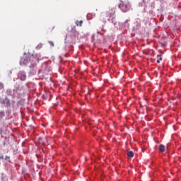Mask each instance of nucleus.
I'll list each match as a JSON object with an SVG mask.
<instances>
[{
    "mask_svg": "<svg viewBox=\"0 0 181 181\" xmlns=\"http://www.w3.org/2000/svg\"><path fill=\"white\" fill-rule=\"evenodd\" d=\"M3 103H4V104H6L7 105H9L11 101L9 100V99L5 98V99L3 100Z\"/></svg>",
    "mask_w": 181,
    "mask_h": 181,
    "instance_id": "nucleus-7",
    "label": "nucleus"
},
{
    "mask_svg": "<svg viewBox=\"0 0 181 181\" xmlns=\"http://www.w3.org/2000/svg\"><path fill=\"white\" fill-rule=\"evenodd\" d=\"M28 62H29V57H28V56H24L21 59L20 63L22 64H27Z\"/></svg>",
    "mask_w": 181,
    "mask_h": 181,
    "instance_id": "nucleus-3",
    "label": "nucleus"
},
{
    "mask_svg": "<svg viewBox=\"0 0 181 181\" xmlns=\"http://www.w3.org/2000/svg\"><path fill=\"white\" fill-rule=\"evenodd\" d=\"M18 77L21 81L26 80V73L25 71H20L18 74Z\"/></svg>",
    "mask_w": 181,
    "mask_h": 181,
    "instance_id": "nucleus-2",
    "label": "nucleus"
},
{
    "mask_svg": "<svg viewBox=\"0 0 181 181\" xmlns=\"http://www.w3.org/2000/svg\"><path fill=\"white\" fill-rule=\"evenodd\" d=\"M158 151H160V152H165V147L163 144H160L159 146H158Z\"/></svg>",
    "mask_w": 181,
    "mask_h": 181,
    "instance_id": "nucleus-5",
    "label": "nucleus"
},
{
    "mask_svg": "<svg viewBox=\"0 0 181 181\" xmlns=\"http://www.w3.org/2000/svg\"><path fill=\"white\" fill-rule=\"evenodd\" d=\"M162 55L160 54H158L157 55V57H160L159 59L157 60V63H160L161 60H162V57H161Z\"/></svg>",
    "mask_w": 181,
    "mask_h": 181,
    "instance_id": "nucleus-9",
    "label": "nucleus"
},
{
    "mask_svg": "<svg viewBox=\"0 0 181 181\" xmlns=\"http://www.w3.org/2000/svg\"><path fill=\"white\" fill-rule=\"evenodd\" d=\"M48 43L50 45V46L54 47V42H53V41H48Z\"/></svg>",
    "mask_w": 181,
    "mask_h": 181,
    "instance_id": "nucleus-10",
    "label": "nucleus"
},
{
    "mask_svg": "<svg viewBox=\"0 0 181 181\" xmlns=\"http://www.w3.org/2000/svg\"><path fill=\"white\" fill-rule=\"evenodd\" d=\"M0 159H4V156H0Z\"/></svg>",
    "mask_w": 181,
    "mask_h": 181,
    "instance_id": "nucleus-12",
    "label": "nucleus"
},
{
    "mask_svg": "<svg viewBox=\"0 0 181 181\" xmlns=\"http://www.w3.org/2000/svg\"><path fill=\"white\" fill-rule=\"evenodd\" d=\"M128 158H134V153L132 151H128L127 153Z\"/></svg>",
    "mask_w": 181,
    "mask_h": 181,
    "instance_id": "nucleus-6",
    "label": "nucleus"
},
{
    "mask_svg": "<svg viewBox=\"0 0 181 181\" xmlns=\"http://www.w3.org/2000/svg\"><path fill=\"white\" fill-rule=\"evenodd\" d=\"M76 26H83V21L82 20H81L80 21H77L76 22Z\"/></svg>",
    "mask_w": 181,
    "mask_h": 181,
    "instance_id": "nucleus-8",
    "label": "nucleus"
},
{
    "mask_svg": "<svg viewBox=\"0 0 181 181\" xmlns=\"http://www.w3.org/2000/svg\"><path fill=\"white\" fill-rule=\"evenodd\" d=\"M118 6L122 12H128L131 8V3L129 0H120Z\"/></svg>",
    "mask_w": 181,
    "mask_h": 181,
    "instance_id": "nucleus-1",
    "label": "nucleus"
},
{
    "mask_svg": "<svg viewBox=\"0 0 181 181\" xmlns=\"http://www.w3.org/2000/svg\"><path fill=\"white\" fill-rule=\"evenodd\" d=\"M10 158H11V157L6 156L5 157V160H8V159H10Z\"/></svg>",
    "mask_w": 181,
    "mask_h": 181,
    "instance_id": "nucleus-11",
    "label": "nucleus"
},
{
    "mask_svg": "<svg viewBox=\"0 0 181 181\" xmlns=\"http://www.w3.org/2000/svg\"><path fill=\"white\" fill-rule=\"evenodd\" d=\"M106 15L109 18L114 16L115 15V8H112L110 11H107Z\"/></svg>",
    "mask_w": 181,
    "mask_h": 181,
    "instance_id": "nucleus-4",
    "label": "nucleus"
}]
</instances>
